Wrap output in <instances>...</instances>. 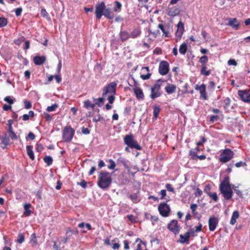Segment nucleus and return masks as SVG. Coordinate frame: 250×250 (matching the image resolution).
Instances as JSON below:
<instances>
[{"label": "nucleus", "instance_id": "36", "mask_svg": "<svg viewBox=\"0 0 250 250\" xmlns=\"http://www.w3.org/2000/svg\"><path fill=\"white\" fill-rule=\"evenodd\" d=\"M233 188L235 192L236 193L237 195L240 198H243V194L242 191L239 190L238 189L239 186L233 185Z\"/></svg>", "mask_w": 250, "mask_h": 250}, {"label": "nucleus", "instance_id": "60", "mask_svg": "<svg viewBox=\"0 0 250 250\" xmlns=\"http://www.w3.org/2000/svg\"><path fill=\"white\" fill-rule=\"evenodd\" d=\"M166 187L168 191L174 192V188H173L171 184H167L166 185Z\"/></svg>", "mask_w": 250, "mask_h": 250}, {"label": "nucleus", "instance_id": "29", "mask_svg": "<svg viewBox=\"0 0 250 250\" xmlns=\"http://www.w3.org/2000/svg\"><path fill=\"white\" fill-rule=\"evenodd\" d=\"M180 242L182 244H184L188 242L189 237L188 236V234L186 233L184 235L181 234L180 235Z\"/></svg>", "mask_w": 250, "mask_h": 250}, {"label": "nucleus", "instance_id": "63", "mask_svg": "<svg viewBox=\"0 0 250 250\" xmlns=\"http://www.w3.org/2000/svg\"><path fill=\"white\" fill-rule=\"evenodd\" d=\"M195 231H194V230L193 229H190L186 233H188L189 237H190V236H195Z\"/></svg>", "mask_w": 250, "mask_h": 250}, {"label": "nucleus", "instance_id": "17", "mask_svg": "<svg viewBox=\"0 0 250 250\" xmlns=\"http://www.w3.org/2000/svg\"><path fill=\"white\" fill-rule=\"evenodd\" d=\"M165 89L168 94H171L176 91V86L175 84L167 83Z\"/></svg>", "mask_w": 250, "mask_h": 250}, {"label": "nucleus", "instance_id": "52", "mask_svg": "<svg viewBox=\"0 0 250 250\" xmlns=\"http://www.w3.org/2000/svg\"><path fill=\"white\" fill-rule=\"evenodd\" d=\"M208 196L211 198H212L213 201L216 202L218 200V196H217V194L216 192H213V193H209V194L208 195Z\"/></svg>", "mask_w": 250, "mask_h": 250}, {"label": "nucleus", "instance_id": "54", "mask_svg": "<svg viewBox=\"0 0 250 250\" xmlns=\"http://www.w3.org/2000/svg\"><path fill=\"white\" fill-rule=\"evenodd\" d=\"M210 187L209 185H206L204 188V191L208 195L210 193Z\"/></svg>", "mask_w": 250, "mask_h": 250}, {"label": "nucleus", "instance_id": "15", "mask_svg": "<svg viewBox=\"0 0 250 250\" xmlns=\"http://www.w3.org/2000/svg\"><path fill=\"white\" fill-rule=\"evenodd\" d=\"M133 90L136 98L138 100H143L144 99V95L141 88L135 86L133 88Z\"/></svg>", "mask_w": 250, "mask_h": 250}, {"label": "nucleus", "instance_id": "53", "mask_svg": "<svg viewBox=\"0 0 250 250\" xmlns=\"http://www.w3.org/2000/svg\"><path fill=\"white\" fill-rule=\"evenodd\" d=\"M208 61V58L207 56H202L199 62L203 64H204L205 63H206Z\"/></svg>", "mask_w": 250, "mask_h": 250}, {"label": "nucleus", "instance_id": "37", "mask_svg": "<svg viewBox=\"0 0 250 250\" xmlns=\"http://www.w3.org/2000/svg\"><path fill=\"white\" fill-rule=\"evenodd\" d=\"M114 3L115 6L114 8V11L116 12H120L122 7L121 3L118 1H115Z\"/></svg>", "mask_w": 250, "mask_h": 250}, {"label": "nucleus", "instance_id": "56", "mask_svg": "<svg viewBox=\"0 0 250 250\" xmlns=\"http://www.w3.org/2000/svg\"><path fill=\"white\" fill-rule=\"evenodd\" d=\"M24 107L26 109H30L32 106L31 103L29 101H27L24 102Z\"/></svg>", "mask_w": 250, "mask_h": 250}, {"label": "nucleus", "instance_id": "35", "mask_svg": "<svg viewBox=\"0 0 250 250\" xmlns=\"http://www.w3.org/2000/svg\"><path fill=\"white\" fill-rule=\"evenodd\" d=\"M224 102L225 104L224 108L226 111H228L230 104V100L229 98H226L224 100Z\"/></svg>", "mask_w": 250, "mask_h": 250}, {"label": "nucleus", "instance_id": "44", "mask_svg": "<svg viewBox=\"0 0 250 250\" xmlns=\"http://www.w3.org/2000/svg\"><path fill=\"white\" fill-rule=\"evenodd\" d=\"M14 100L13 97L11 96H6L4 99V100L8 103L10 105L14 103Z\"/></svg>", "mask_w": 250, "mask_h": 250}, {"label": "nucleus", "instance_id": "43", "mask_svg": "<svg viewBox=\"0 0 250 250\" xmlns=\"http://www.w3.org/2000/svg\"><path fill=\"white\" fill-rule=\"evenodd\" d=\"M43 160L48 166L51 165L53 162V159L52 157L49 156H45Z\"/></svg>", "mask_w": 250, "mask_h": 250}, {"label": "nucleus", "instance_id": "10", "mask_svg": "<svg viewBox=\"0 0 250 250\" xmlns=\"http://www.w3.org/2000/svg\"><path fill=\"white\" fill-rule=\"evenodd\" d=\"M167 229L176 235L179 233L181 228L178 225L177 220H172L168 224Z\"/></svg>", "mask_w": 250, "mask_h": 250}, {"label": "nucleus", "instance_id": "7", "mask_svg": "<svg viewBox=\"0 0 250 250\" xmlns=\"http://www.w3.org/2000/svg\"><path fill=\"white\" fill-rule=\"evenodd\" d=\"M105 8V4L104 1L98 2L95 6V16L97 19L100 20L102 16Z\"/></svg>", "mask_w": 250, "mask_h": 250}, {"label": "nucleus", "instance_id": "38", "mask_svg": "<svg viewBox=\"0 0 250 250\" xmlns=\"http://www.w3.org/2000/svg\"><path fill=\"white\" fill-rule=\"evenodd\" d=\"M24 241V235L22 233H19L18 235V238L16 240V242L19 243L21 244Z\"/></svg>", "mask_w": 250, "mask_h": 250}, {"label": "nucleus", "instance_id": "4", "mask_svg": "<svg viewBox=\"0 0 250 250\" xmlns=\"http://www.w3.org/2000/svg\"><path fill=\"white\" fill-rule=\"evenodd\" d=\"M75 130L71 126L67 125L62 130V139L65 142H70L73 139Z\"/></svg>", "mask_w": 250, "mask_h": 250}, {"label": "nucleus", "instance_id": "12", "mask_svg": "<svg viewBox=\"0 0 250 250\" xmlns=\"http://www.w3.org/2000/svg\"><path fill=\"white\" fill-rule=\"evenodd\" d=\"M169 71V64L166 61H162L159 64V72L162 75H165Z\"/></svg>", "mask_w": 250, "mask_h": 250}, {"label": "nucleus", "instance_id": "47", "mask_svg": "<svg viewBox=\"0 0 250 250\" xmlns=\"http://www.w3.org/2000/svg\"><path fill=\"white\" fill-rule=\"evenodd\" d=\"M58 105L57 104H54L51 106H48L46 108V110L48 112H52L55 111L56 109L58 107Z\"/></svg>", "mask_w": 250, "mask_h": 250}, {"label": "nucleus", "instance_id": "40", "mask_svg": "<svg viewBox=\"0 0 250 250\" xmlns=\"http://www.w3.org/2000/svg\"><path fill=\"white\" fill-rule=\"evenodd\" d=\"M130 199L132 200V201L134 203H137L139 202V199H138L137 193L131 194L129 196Z\"/></svg>", "mask_w": 250, "mask_h": 250}, {"label": "nucleus", "instance_id": "41", "mask_svg": "<svg viewBox=\"0 0 250 250\" xmlns=\"http://www.w3.org/2000/svg\"><path fill=\"white\" fill-rule=\"evenodd\" d=\"M30 243L32 246L36 245L37 244V237L35 233H33L30 236Z\"/></svg>", "mask_w": 250, "mask_h": 250}, {"label": "nucleus", "instance_id": "16", "mask_svg": "<svg viewBox=\"0 0 250 250\" xmlns=\"http://www.w3.org/2000/svg\"><path fill=\"white\" fill-rule=\"evenodd\" d=\"M0 139L1 144L3 145L1 147L3 149H5L6 148L7 146L10 144V139L5 134L2 135Z\"/></svg>", "mask_w": 250, "mask_h": 250}, {"label": "nucleus", "instance_id": "58", "mask_svg": "<svg viewBox=\"0 0 250 250\" xmlns=\"http://www.w3.org/2000/svg\"><path fill=\"white\" fill-rule=\"evenodd\" d=\"M228 63L229 65H234V66H236L237 64V63L236 62V61L233 59H230L229 60Z\"/></svg>", "mask_w": 250, "mask_h": 250}, {"label": "nucleus", "instance_id": "8", "mask_svg": "<svg viewBox=\"0 0 250 250\" xmlns=\"http://www.w3.org/2000/svg\"><path fill=\"white\" fill-rule=\"evenodd\" d=\"M160 214L164 217L169 216L170 211V207L166 203H163L159 205L158 208Z\"/></svg>", "mask_w": 250, "mask_h": 250}, {"label": "nucleus", "instance_id": "57", "mask_svg": "<svg viewBox=\"0 0 250 250\" xmlns=\"http://www.w3.org/2000/svg\"><path fill=\"white\" fill-rule=\"evenodd\" d=\"M114 94H111V95L109 96L108 97V101L109 103V104H112L113 103L114 100H115V96H114Z\"/></svg>", "mask_w": 250, "mask_h": 250}, {"label": "nucleus", "instance_id": "42", "mask_svg": "<svg viewBox=\"0 0 250 250\" xmlns=\"http://www.w3.org/2000/svg\"><path fill=\"white\" fill-rule=\"evenodd\" d=\"M160 108L158 106H154L153 107V115L155 119L158 117V115L160 112Z\"/></svg>", "mask_w": 250, "mask_h": 250}, {"label": "nucleus", "instance_id": "13", "mask_svg": "<svg viewBox=\"0 0 250 250\" xmlns=\"http://www.w3.org/2000/svg\"><path fill=\"white\" fill-rule=\"evenodd\" d=\"M195 89L196 90H199L200 91L201 99H203L204 100L207 99L205 84L204 83L202 84L201 85L197 84L195 86Z\"/></svg>", "mask_w": 250, "mask_h": 250}, {"label": "nucleus", "instance_id": "26", "mask_svg": "<svg viewBox=\"0 0 250 250\" xmlns=\"http://www.w3.org/2000/svg\"><path fill=\"white\" fill-rule=\"evenodd\" d=\"M27 153L29 158L32 160L35 159V156L33 151V147L31 146H26Z\"/></svg>", "mask_w": 250, "mask_h": 250}, {"label": "nucleus", "instance_id": "49", "mask_svg": "<svg viewBox=\"0 0 250 250\" xmlns=\"http://www.w3.org/2000/svg\"><path fill=\"white\" fill-rule=\"evenodd\" d=\"M110 164L108 165V168L110 169H114L116 167V164L115 162L112 159L109 160Z\"/></svg>", "mask_w": 250, "mask_h": 250}, {"label": "nucleus", "instance_id": "39", "mask_svg": "<svg viewBox=\"0 0 250 250\" xmlns=\"http://www.w3.org/2000/svg\"><path fill=\"white\" fill-rule=\"evenodd\" d=\"M84 107L85 108H89V107L94 108L95 106V104H91L90 101L89 100L85 101L84 102Z\"/></svg>", "mask_w": 250, "mask_h": 250}, {"label": "nucleus", "instance_id": "20", "mask_svg": "<svg viewBox=\"0 0 250 250\" xmlns=\"http://www.w3.org/2000/svg\"><path fill=\"white\" fill-rule=\"evenodd\" d=\"M158 27L162 30L165 37H169V27L168 25L159 24Z\"/></svg>", "mask_w": 250, "mask_h": 250}, {"label": "nucleus", "instance_id": "23", "mask_svg": "<svg viewBox=\"0 0 250 250\" xmlns=\"http://www.w3.org/2000/svg\"><path fill=\"white\" fill-rule=\"evenodd\" d=\"M103 15L108 19H112L114 17L113 13L110 11L109 8H105Z\"/></svg>", "mask_w": 250, "mask_h": 250}, {"label": "nucleus", "instance_id": "59", "mask_svg": "<svg viewBox=\"0 0 250 250\" xmlns=\"http://www.w3.org/2000/svg\"><path fill=\"white\" fill-rule=\"evenodd\" d=\"M78 184L80 185L82 187H83L84 188H85L87 186V183L84 180H82L80 183H78Z\"/></svg>", "mask_w": 250, "mask_h": 250}, {"label": "nucleus", "instance_id": "18", "mask_svg": "<svg viewBox=\"0 0 250 250\" xmlns=\"http://www.w3.org/2000/svg\"><path fill=\"white\" fill-rule=\"evenodd\" d=\"M180 13L179 8L174 6L168 9L167 15L171 17H175Z\"/></svg>", "mask_w": 250, "mask_h": 250}, {"label": "nucleus", "instance_id": "62", "mask_svg": "<svg viewBox=\"0 0 250 250\" xmlns=\"http://www.w3.org/2000/svg\"><path fill=\"white\" fill-rule=\"evenodd\" d=\"M22 9L21 7L17 8L15 10V14L17 16H19L21 15Z\"/></svg>", "mask_w": 250, "mask_h": 250}, {"label": "nucleus", "instance_id": "55", "mask_svg": "<svg viewBox=\"0 0 250 250\" xmlns=\"http://www.w3.org/2000/svg\"><path fill=\"white\" fill-rule=\"evenodd\" d=\"M103 120H104V118L99 114L97 116H95L93 119V121L94 122H97Z\"/></svg>", "mask_w": 250, "mask_h": 250}, {"label": "nucleus", "instance_id": "32", "mask_svg": "<svg viewBox=\"0 0 250 250\" xmlns=\"http://www.w3.org/2000/svg\"><path fill=\"white\" fill-rule=\"evenodd\" d=\"M207 67L206 65L203 64L201 70V74L208 76L210 74V70H207Z\"/></svg>", "mask_w": 250, "mask_h": 250}, {"label": "nucleus", "instance_id": "19", "mask_svg": "<svg viewBox=\"0 0 250 250\" xmlns=\"http://www.w3.org/2000/svg\"><path fill=\"white\" fill-rule=\"evenodd\" d=\"M177 30L176 32V36L181 38L184 31L183 23L180 21L177 24Z\"/></svg>", "mask_w": 250, "mask_h": 250}, {"label": "nucleus", "instance_id": "5", "mask_svg": "<svg viewBox=\"0 0 250 250\" xmlns=\"http://www.w3.org/2000/svg\"><path fill=\"white\" fill-rule=\"evenodd\" d=\"M233 152L229 148L224 149L220 155L219 161L222 163H226L230 161L233 157Z\"/></svg>", "mask_w": 250, "mask_h": 250}, {"label": "nucleus", "instance_id": "14", "mask_svg": "<svg viewBox=\"0 0 250 250\" xmlns=\"http://www.w3.org/2000/svg\"><path fill=\"white\" fill-rule=\"evenodd\" d=\"M218 224V219L215 217H211L208 220L209 229L210 231H214Z\"/></svg>", "mask_w": 250, "mask_h": 250}, {"label": "nucleus", "instance_id": "33", "mask_svg": "<svg viewBox=\"0 0 250 250\" xmlns=\"http://www.w3.org/2000/svg\"><path fill=\"white\" fill-rule=\"evenodd\" d=\"M187 51V44L186 43H182L179 48L180 53L185 55Z\"/></svg>", "mask_w": 250, "mask_h": 250}, {"label": "nucleus", "instance_id": "28", "mask_svg": "<svg viewBox=\"0 0 250 250\" xmlns=\"http://www.w3.org/2000/svg\"><path fill=\"white\" fill-rule=\"evenodd\" d=\"M239 216V212L238 211H234L232 215L230 224L231 225H234L236 222V219L238 218Z\"/></svg>", "mask_w": 250, "mask_h": 250}, {"label": "nucleus", "instance_id": "24", "mask_svg": "<svg viewBox=\"0 0 250 250\" xmlns=\"http://www.w3.org/2000/svg\"><path fill=\"white\" fill-rule=\"evenodd\" d=\"M130 37L129 34L125 31H121L120 33V38L122 41L125 42Z\"/></svg>", "mask_w": 250, "mask_h": 250}, {"label": "nucleus", "instance_id": "21", "mask_svg": "<svg viewBox=\"0 0 250 250\" xmlns=\"http://www.w3.org/2000/svg\"><path fill=\"white\" fill-rule=\"evenodd\" d=\"M144 70L146 71L147 74H142V75H141L140 77L143 80H148L150 78V77L151 75V74L149 72V67L147 66L142 67V71H143Z\"/></svg>", "mask_w": 250, "mask_h": 250}, {"label": "nucleus", "instance_id": "31", "mask_svg": "<svg viewBox=\"0 0 250 250\" xmlns=\"http://www.w3.org/2000/svg\"><path fill=\"white\" fill-rule=\"evenodd\" d=\"M141 33V32L140 29L135 28L131 33L130 36L132 38H136L140 35Z\"/></svg>", "mask_w": 250, "mask_h": 250}, {"label": "nucleus", "instance_id": "25", "mask_svg": "<svg viewBox=\"0 0 250 250\" xmlns=\"http://www.w3.org/2000/svg\"><path fill=\"white\" fill-rule=\"evenodd\" d=\"M31 207V205L30 204H25L24 206V214L25 216H28L30 215L33 212L30 210V208Z\"/></svg>", "mask_w": 250, "mask_h": 250}, {"label": "nucleus", "instance_id": "22", "mask_svg": "<svg viewBox=\"0 0 250 250\" xmlns=\"http://www.w3.org/2000/svg\"><path fill=\"white\" fill-rule=\"evenodd\" d=\"M45 60L44 56H36L34 58V62L37 65H41L45 62Z\"/></svg>", "mask_w": 250, "mask_h": 250}, {"label": "nucleus", "instance_id": "11", "mask_svg": "<svg viewBox=\"0 0 250 250\" xmlns=\"http://www.w3.org/2000/svg\"><path fill=\"white\" fill-rule=\"evenodd\" d=\"M238 95L243 102L250 103V90H238Z\"/></svg>", "mask_w": 250, "mask_h": 250}, {"label": "nucleus", "instance_id": "48", "mask_svg": "<svg viewBox=\"0 0 250 250\" xmlns=\"http://www.w3.org/2000/svg\"><path fill=\"white\" fill-rule=\"evenodd\" d=\"M9 137L13 140H17L18 137L13 130L7 131Z\"/></svg>", "mask_w": 250, "mask_h": 250}, {"label": "nucleus", "instance_id": "2", "mask_svg": "<svg viewBox=\"0 0 250 250\" xmlns=\"http://www.w3.org/2000/svg\"><path fill=\"white\" fill-rule=\"evenodd\" d=\"M219 189L225 199L229 200L232 196V190L229 181L225 180L220 184Z\"/></svg>", "mask_w": 250, "mask_h": 250}, {"label": "nucleus", "instance_id": "6", "mask_svg": "<svg viewBox=\"0 0 250 250\" xmlns=\"http://www.w3.org/2000/svg\"><path fill=\"white\" fill-rule=\"evenodd\" d=\"M161 82L162 81L160 80H158L153 86L151 88V94L150 97L152 99H154L161 96V93L160 90L161 88Z\"/></svg>", "mask_w": 250, "mask_h": 250}, {"label": "nucleus", "instance_id": "9", "mask_svg": "<svg viewBox=\"0 0 250 250\" xmlns=\"http://www.w3.org/2000/svg\"><path fill=\"white\" fill-rule=\"evenodd\" d=\"M116 87L117 83H110L104 89L103 97H104L108 93L115 94L116 93Z\"/></svg>", "mask_w": 250, "mask_h": 250}, {"label": "nucleus", "instance_id": "1", "mask_svg": "<svg viewBox=\"0 0 250 250\" xmlns=\"http://www.w3.org/2000/svg\"><path fill=\"white\" fill-rule=\"evenodd\" d=\"M112 179L110 173L107 172L102 171L100 173L99 180L97 182L98 186L103 189L109 187Z\"/></svg>", "mask_w": 250, "mask_h": 250}, {"label": "nucleus", "instance_id": "27", "mask_svg": "<svg viewBox=\"0 0 250 250\" xmlns=\"http://www.w3.org/2000/svg\"><path fill=\"white\" fill-rule=\"evenodd\" d=\"M229 25L232 26L233 28L237 29L239 27V23L236 18L232 19H230L229 20Z\"/></svg>", "mask_w": 250, "mask_h": 250}, {"label": "nucleus", "instance_id": "46", "mask_svg": "<svg viewBox=\"0 0 250 250\" xmlns=\"http://www.w3.org/2000/svg\"><path fill=\"white\" fill-rule=\"evenodd\" d=\"M118 161L123 164L125 168H126L128 171L130 170L129 167L127 166V162L125 161V160L124 158H120L118 159Z\"/></svg>", "mask_w": 250, "mask_h": 250}, {"label": "nucleus", "instance_id": "64", "mask_svg": "<svg viewBox=\"0 0 250 250\" xmlns=\"http://www.w3.org/2000/svg\"><path fill=\"white\" fill-rule=\"evenodd\" d=\"M202 194V191L199 188H197V190L195 193V195L196 197H200Z\"/></svg>", "mask_w": 250, "mask_h": 250}, {"label": "nucleus", "instance_id": "34", "mask_svg": "<svg viewBox=\"0 0 250 250\" xmlns=\"http://www.w3.org/2000/svg\"><path fill=\"white\" fill-rule=\"evenodd\" d=\"M136 250H147L146 248L145 243L140 241L137 245Z\"/></svg>", "mask_w": 250, "mask_h": 250}, {"label": "nucleus", "instance_id": "50", "mask_svg": "<svg viewBox=\"0 0 250 250\" xmlns=\"http://www.w3.org/2000/svg\"><path fill=\"white\" fill-rule=\"evenodd\" d=\"M41 14L42 16L43 17V18H45L47 19H49V17L48 15V14L47 13V12H46V11L45 9H42L41 10Z\"/></svg>", "mask_w": 250, "mask_h": 250}, {"label": "nucleus", "instance_id": "61", "mask_svg": "<svg viewBox=\"0 0 250 250\" xmlns=\"http://www.w3.org/2000/svg\"><path fill=\"white\" fill-rule=\"evenodd\" d=\"M197 207V205L196 204H191L190 206V208L192 210V212L193 214H195V210Z\"/></svg>", "mask_w": 250, "mask_h": 250}, {"label": "nucleus", "instance_id": "3", "mask_svg": "<svg viewBox=\"0 0 250 250\" xmlns=\"http://www.w3.org/2000/svg\"><path fill=\"white\" fill-rule=\"evenodd\" d=\"M124 141L125 144L131 148H135L137 150H141L142 149L141 146L134 139L132 134L126 135L125 137Z\"/></svg>", "mask_w": 250, "mask_h": 250}, {"label": "nucleus", "instance_id": "45", "mask_svg": "<svg viewBox=\"0 0 250 250\" xmlns=\"http://www.w3.org/2000/svg\"><path fill=\"white\" fill-rule=\"evenodd\" d=\"M7 24V20L5 18H0V27H4Z\"/></svg>", "mask_w": 250, "mask_h": 250}, {"label": "nucleus", "instance_id": "51", "mask_svg": "<svg viewBox=\"0 0 250 250\" xmlns=\"http://www.w3.org/2000/svg\"><path fill=\"white\" fill-rule=\"evenodd\" d=\"M93 100L94 101H95V105L96 104H98L99 106H101V105L100 104L101 103H103L104 102V98L103 97H102V98H99L98 99H95V98H93Z\"/></svg>", "mask_w": 250, "mask_h": 250}, {"label": "nucleus", "instance_id": "30", "mask_svg": "<svg viewBox=\"0 0 250 250\" xmlns=\"http://www.w3.org/2000/svg\"><path fill=\"white\" fill-rule=\"evenodd\" d=\"M199 149L198 147H197L194 150L191 149L189 151V155H190L191 156L190 159L193 160H196V156L197 155V152L199 151Z\"/></svg>", "mask_w": 250, "mask_h": 250}]
</instances>
